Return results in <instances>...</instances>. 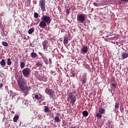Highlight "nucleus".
Wrapping results in <instances>:
<instances>
[{"instance_id":"4be33fe9","label":"nucleus","mask_w":128,"mask_h":128,"mask_svg":"<svg viewBox=\"0 0 128 128\" xmlns=\"http://www.w3.org/2000/svg\"><path fill=\"white\" fill-rule=\"evenodd\" d=\"M54 120L56 122H60V118L58 116H56L54 118Z\"/></svg>"},{"instance_id":"20e7f679","label":"nucleus","mask_w":128,"mask_h":128,"mask_svg":"<svg viewBox=\"0 0 128 128\" xmlns=\"http://www.w3.org/2000/svg\"><path fill=\"white\" fill-rule=\"evenodd\" d=\"M39 6H40L42 12H46V0H40L39 2Z\"/></svg>"},{"instance_id":"f8f14e48","label":"nucleus","mask_w":128,"mask_h":128,"mask_svg":"<svg viewBox=\"0 0 128 128\" xmlns=\"http://www.w3.org/2000/svg\"><path fill=\"white\" fill-rule=\"evenodd\" d=\"M128 54L126 52H124L122 54V60H124V58H128Z\"/></svg>"},{"instance_id":"9d476101","label":"nucleus","mask_w":128,"mask_h":128,"mask_svg":"<svg viewBox=\"0 0 128 128\" xmlns=\"http://www.w3.org/2000/svg\"><path fill=\"white\" fill-rule=\"evenodd\" d=\"M81 82L82 84L86 82V74H84L81 78Z\"/></svg>"},{"instance_id":"e433bc0d","label":"nucleus","mask_w":128,"mask_h":128,"mask_svg":"<svg viewBox=\"0 0 128 128\" xmlns=\"http://www.w3.org/2000/svg\"><path fill=\"white\" fill-rule=\"evenodd\" d=\"M114 38H108V40H114Z\"/></svg>"},{"instance_id":"ddd939ff","label":"nucleus","mask_w":128,"mask_h":128,"mask_svg":"<svg viewBox=\"0 0 128 128\" xmlns=\"http://www.w3.org/2000/svg\"><path fill=\"white\" fill-rule=\"evenodd\" d=\"M30 56L32 58H36L38 56V54H36V53H34V50H33V52L31 53Z\"/></svg>"},{"instance_id":"37998d69","label":"nucleus","mask_w":128,"mask_h":128,"mask_svg":"<svg viewBox=\"0 0 128 128\" xmlns=\"http://www.w3.org/2000/svg\"><path fill=\"white\" fill-rule=\"evenodd\" d=\"M2 86H4V84H0V88H2Z\"/></svg>"},{"instance_id":"58836bf2","label":"nucleus","mask_w":128,"mask_h":128,"mask_svg":"<svg viewBox=\"0 0 128 128\" xmlns=\"http://www.w3.org/2000/svg\"><path fill=\"white\" fill-rule=\"evenodd\" d=\"M48 62H49L50 64H52V58H50L48 59Z\"/></svg>"},{"instance_id":"393cba45","label":"nucleus","mask_w":128,"mask_h":128,"mask_svg":"<svg viewBox=\"0 0 128 128\" xmlns=\"http://www.w3.org/2000/svg\"><path fill=\"white\" fill-rule=\"evenodd\" d=\"M36 79L38 80H40L41 82H42V76H36Z\"/></svg>"},{"instance_id":"4c0bfd02","label":"nucleus","mask_w":128,"mask_h":128,"mask_svg":"<svg viewBox=\"0 0 128 128\" xmlns=\"http://www.w3.org/2000/svg\"><path fill=\"white\" fill-rule=\"evenodd\" d=\"M38 54L40 56H42V58L44 57V54L42 53L39 52Z\"/></svg>"},{"instance_id":"c756f323","label":"nucleus","mask_w":128,"mask_h":128,"mask_svg":"<svg viewBox=\"0 0 128 128\" xmlns=\"http://www.w3.org/2000/svg\"><path fill=\"white\" fill-rule=\"evenodd\" d=\"M36 66H38H38H42V62H38L36 64Z\"/></svg>"},{"instance_id":"bb28decb","label":"nucleus","mask_w":128,"mask_h":128,"mask_svg":"<svg viewBox=\"0 0 128 128\" xmlns=\"http://www.w3.org/2000/svg\"><path fill=\"white\" fill-rule=\"evenodd\" d=\"M96 117L98 118H102V114H100V112L96 114Z\"/></svg>"},{"instance_id":"2f4dec72","label":"nucleus","mask_w":128,"mask_h":128,"mask_svg":"<svg viewBox=\"0 0 128 128\" xmlns=\"http://www.w3.org/2000/svg\"><path fill=\"white\" fill-rule=\"evenodd\" d=\"M2 44L4 46H8V43L4 41L2 42Z\"/></svg>"},{"instance_id":"a211bd4d","label":"nucleus","mask_w":128,"mask_h":128,"mask_svg":"<svg viewBox=\"0 0 128 128\" xmlns=\"http://www.w3.org/2000/svg\"><path fill=\"white\" fill-rule=\"evenodd\" d=\"M34 32V28H30L28 30V34H32Z\"/></svg>"},{"instance_id":"a19ab883","label":"nucleus","mask_w":128,"mask_h":128,"mask_svg":"<svg viewBox=\"0 0 128 128\" xmlns=\"http://www.w3.org/2000/svg\"><path fill=\"white\" fill-rule=\"evenodd\" d=\"M122 2H128V0H120Z\"/></svg>"},{"instance_id":"7c9ffc66","label":"nucleus","mask_w":128,"mask_h":128,"mask_svg":"<svg viewBox=\"0 0 128 128\" xmlns=\"http://www.w3.org/2000/svg\"><path fill=\"white\" fill-rule=\"evenodd\" d=\"M34 18H38V12L34 13Z\"/></svg>"},{"instance_id":"7ed1b4c3","label":"nucleus","mask_w":128,"mask_h":128,"mask_svg":"<svg viewBox=\"0 0 128 128\" xmlns=\"http://www.w3.org/2000/svg\"><path fill=\"white\" fill-rule=\"evenodd\" d=\"M84 16V14H80V15H78V22H80L81 24H84V20H86V16Z\"/></svg>"},{"instance_id":"f3484780","label":"nucleus","mask_w":128,"mask_h":128,"mask_svg":"<svg viewBox=\"0 0 128 128\" xmlns=\"http://www.w3.org/2000/svg\"><path fill=\"white\" fill-rule=\"evenodd\" d=\"M43 60L46 64H48V60L46 57H43Z\"/></svg>"},{"instance_id":"ea45409f","label":"nucleus","mask_w":128,"mask_h":128,"mask_svg":"<svg viewBox=\"0 0 128 128\" xmlns=\"http://www.w3.org/2000/svg\"><path fill=\"white\" fill-rule=\"evenodd\" d=\"M93 4L94 6H98V4L96 2H94Z\"/></svg>"},{"instance_id":"cd10ccee","label":"nucleus","mask_w":128,"mask_h":128,"mask_svg":"<svg viewBox=\"0 0 128 128\" xmlns=\"http://www.w3.org/2000/svg\"><path fill=\"white\" fill-rule=\"evenodd\" d=\"M70 8H68L66 9V14H70Z\"/></svg>"},{"instance_id":"de8ad7c7","label":"nucleus","mask_w":128,"mask_h":128,"mask_svg":"<svg viewBox=\"0 0 128 128\" xmlns=\"http://www.w3.org/2000/svg\"><path fill=\"white\" fill-rule=\"evenodd\" d=\"M27 94H28V93H27V94L25 95V96H26Z\"/></svg>"},{"instance_id":"6ab92c4d","label":"nucleus","mask_w":128,"mask_h":128,"mask_svg":"<svg viewBox=\"0 0 128 128\" xmlns=\"http://www.w3.org/2000/svg\"><path fill=\"white\" fill-rule=\"evenodd\" d=\"M44 112H49L50 108H48V106H44Z\"/></svg>"},{"instance_id":"c03bdc74","label":"nucleus","mask_w":128,"mask_h":128,"mask_svg":"<svg viewBox=\"0 0 128 128\" xmlns=\"http://www.w3.org/2000/svg\"><path fill=\"white\" fill-rule=\"evenodd\" d=\"M110 36H112V34H109L106 36V38H110Z\"/></svg>"},{"instance_id":"f257e3e1","label":"nucleus","mask_w":128,"mask_h":128,"mask_svg":"<svg viewBox=\"0 0 128 128\" xmlns=\"http://www.w3.org/2000/svg\"><path fill=\"white\" fill-rule=\"evenodd\" d=\"M74 92H70L68 94V98L71 100L70 104H74V102H76V96H74Z\"/></svg>"},{"instance_id":"49530a36","label":"nucleus","mask_w":128,"mask_h":128,"mask_svg":"<svg viewBox=\"0 0 128 128\" xmlns=\"http://www.w3.org/2000/svg\"><path fill=\"white\" fill-rule=\"evenodd\" d=\"M30 46H32V44L30 43Z\"/></svg>"},{"instance_id":"1a4fd4ad","label":"nucleus","mask_w":128,"mask_h":128,"mask_svg":"<svg viewBox=\"0 0 128 128\" xmlns=\"http://www.w3.org/2000/svg\"><path fill=\"white\" fill-rule=\"evenodd\" d=\"M48 24L46 23V22L42 20L40 22V24H39V26L40 28H46V24Z\"/></svg>"},{"instance_id":"8fccbe9b","label":"nucleus","mask_w":128,"mask_h":128,"mask_svg":"<svg viewBox=\"0 0 128 128\" xmlns=\"http://www.w3.org/2000/svg\"><path fill=\"white\" fill-rule=\"evenodd\" d=\"M6 32V34H8V32Z\"/></svg>"},{"instance_id":"4468645a","label":"nucleus","mask_w":128,"mask_h":128,"mask_svg":"<svg viewBox=\"0 0 128 128\" xmlns=\"http://www.w3.org/2000/svg\"><path fill=\"white\" fill-rule=\"evenodd\" d=\"M0 66H2L3 68H4V66H6V60H4V59H2V61L0 62Z\"/></svg>"},{"instance_id":"473e14b6","label":"nucleus","mask_w":128,"mask_h":128,"mask_svg":"<svg viewBox=\"0 0 128 128\" xmlns=\"http://www.w3.org/2000/svg\"><path fill=\"white\" fill-rule=\"evenodd\" d=\"M74 72L72 71V72H71V76H72V78H74Z\"/></svg>"},{"instance_id":"72a5a7b5","label":"nucleus","mask_w":128,"mask_h":128,"mask_svg":"<svg viewBox=\"0 0 128 128\" xmlns=\"http://www.w3.org/2000/svg\"><path fill=\"white\" fill-rule=\"evenodd\" d=\"M50 74H52L53 76H56V72H54V70H51Z\"/></svg>"},{"instance_id":"dca6fc26","label":"nucleus","mask_w":128,"mask_h":128,"mask_svg":"<svg viewBox=\"0 0 128 128\" xmlns=\"http://www.w3.org/2000/svg\"><path fill=\"white\" fill-rule=\"evenodd\" d=\"M104 112H106V110L104 108H99L98 112L102 114H104Z\"/></svg>"},{"instance_id":"f03ea898","label":"nucleus","mask_w":128,"mask_h":128,"mask_svg":"<svg viewBox=\"0 0 128 128\" xmlns=\"http://www.w3.org/2000/svg\"><path fill=\"white\" fill-rule=\"evenodd\" d=\"M41 20H43L44 22H46L47 24H50L52 22V19L50 18V17L49 16H47L46 15L44 14L41 17Z\"/></svg>"},{"instance_id":"0eeeda50","label":"nucleus","mask_w":128,"mask_h":128,"mask_svg":"<svg viewBox=\"0 0 128 128\" xmlns=\"http://www.w3.org/2000/svg\"><path fill=\"white\" fill-rule=\"evenodd\" d=\"M45 92L46 94H48L50 96V98H54V92L52 91V90L50 89V88H46L45 90Z\"/></svg>"},{"instance_id":"412c9836","label":"nucleus","mask_w":128,"mask_h":128,"mask_svg":"<svg viewBox=\"0 0 128 128\" xmlns=\"http://www.w3.org/2000/svg\"><path fill=\"white\" fill-rule=\"evenodd\" d=\"M40 94V96H38V94H36L35 95V98L36 100H42V94Z\"/></svg>"},{"instance_id":"423d86ee","label":"nucleus","mask_w":128,"mask_h":128,"mask_svg":"<svg viewBox=\"0 0 128 128\" xmlns=\"http://www.w3.org/2000/svg\"><path fill=\"white\" fill-rule=\"evenodd\" d=\"M18 84L20 88L22 90H24L26 88H24V81L22 80V79H20L18 81Z\"/></svg>"},{"instance_id":"864d4df0","label":"nucleus","mask_w":128,"mask_h":128,"mask_svg":"<svg viewBox=\"0 0 128 128\" xmlns=\"http://www.w3.org/2000/svg\"><path fill=\"white\" fill-rule=\"evenodd\" d=\"M122 110H124V108H122Z\"/></svg>"},{"instance_id":"603ef678","label":"nucleus","mask_w":128,"mask_h":128,"mask_svg":"<svg viewBox=\"0 0 128 128\" xmlns=\"http://www.w3.org/2000/svg\"><path fill=\"white\" fill-rule=\"evenodd\" d=\"M121 112H122V110H121Z\"/></svg>"},{"instance_id":"f704fd0d","label":"nucleus","mask_w":128,"mask_h":128,"mask_svg":"<svg viewBox=\"0 0 128 128\" xmlns=\"http://www.w3.org/2000/svg\"><path fill=\"white\" fill-rule=\"evenodd\" d=\"M112 86H113V88H116V83L114 82V83L112 84Z\"/></svg>"},{"instance_id":"c85d7f7f","label":"nucleus","mask_w":128,"mask_h":128,"mask_svg":"<svg viewBox=\"0 0 128 128\" xmlns=\"http://www.w3.org/2000/svg\"><path fill=\"white\" fill-rule=\"evenodd\" d=\"M118 108H120V102H116L115 104V108L118 110Z\"/></svg>"},{"instance_id":"5701e85b","label":"nucleus","mask_w":128,"mask_h":128,"mask_svg":"<svg viewBox=\"0 0 128 128\" xmlns=\"http://www.w3.org/2000/svg\"><path fill=\"white\" fill-rule=\"evenodd\" d=\"M18 120V116H15L13 118L14 122H16Z\"/></svg>"},{"instance_id":"39448f33","label":"nucleus","mask_w":128,"mask_h":128,"mask_svg":"<svg viewBox=\"0 0 128 128\" xmlns=\"http://www.w3.org/2000/svg\"><path fill=\"white\" fill-rule=\"evenodd\" d=\"M22 72L25 78H28L30 74V69L28 68H24L22 70Z\"/></svg>"},{"instance_id":"9b49d317","label":"nucleus","mask_w":128,"mask_h":128,"mask_svg":"<svg viewBox=\"0 0 128 128\" xmlns=\"http://www.w3.org/2000/svg\"><path fill=\"white\" fill-rule=\"evenodd\" d=\"M88 47L86 46H83L81 50V54H86L88 52Z\"/></svg>"},{"instance_id":"6e6552de","label":"nucleus","mask_w":128,"mask_h":128,"mask_svg":"<svg viewBox=\"0 0 128 128\" xmlns=\"http://www.w3.org/2000/svg\"><path fill=\"white\" fill-rule=\"evenodd\" d=\"M48 40H46L42 42V46L44 48V50H46V52H48Z\"/></svg>"},{"instance_id":"3c124183","label":"nucleus","mask_w":128,"mask_h":128,"mask_svg":"<svg viewBox=\"0 0 128 128\" xmlns=\"http://www.w3.org/2000/svg\"><path fill=\"white\" fill-rule=\"evenodd\" d=\"M121 112H122V110H121Z\"/></svg>"},{"instance_id":"2eb2a0df","label":"nucleus","mask_w":128,"mask_h":128,"mask_svg":"<svg viewBox=\"0 0 128 128\" xmlns=\"http://www.w3.org/2000/svg\"><path fill=\"white\" fill-rule=\"evenodd\" d=\"M68 44V38L67 37L64 38V46H66V44Z\"/></svg>"},{"instance_id":"79ce46f5","label":"nucleus","mask_w":128,"mask_h":128,"mask_svg":"<svg viewBox=\"0 0 128 128\" xmlns=\"http://www.w3.org/2000/svg\"><path fill=\"white\" fill-rule=\"evenodd\" d=\"M107 123H108V124H112V121L108 120L107 122Z\"/></svg>"},{"instance_id":"aec40b11","label":"nucleus","mask_w":128,"mask_h":128,"mask_svg":"<svg viewBox=\"0 0 128 128\" xmlns=\"http://www.w3.org/2000/svg\"><path fill=\"white\" fill-rule=\"evenodd\" d=\"M82 114L84 116H88V112L86 110L83 111Z\"/></svg>"},{"instance_id":"a878e982","label":"nucleus","mask_w":128,"mask_h":128,"mask_svg":"<svg viewBox=\"0 0 128 128\" xmlns=\"http://www.w3.org/2000/svg\"><path fill=\"white\" fill-rule=\"evenodd\" d=\"M7 64L8 66H10L12 64V60H10V58H8L7 60Z\"/></svg>"},{"instance_id":"a18cd8bd","label":"nucleus","mask_w":128,"mask_h":128,"mask_svg":"<svg viewBox=\"0 0 128 128\" xmlns=\"http://www.w3.org/2000/svg\"><path fill=\"white\" fill-rule=\"evenodd\" d=\"M119 4H122V2H119Z\"/></svg>"},{"instance_id":"c9c22d12","label":"nucleus","mask_w":128,"mask_h":128,"mask_svg":"<svg viewBox=\"0 0 128 128\" xmlns=\"http://www.w3.org/2000/svg\"><path fill=\"white\" fill-rule=\"evenodd\" d=\"M42 82H48V78H42Z\"/></svg>"},{"instance_id":"09e8293b","label":"nucleus","mask_w":128,"mask_h":128,"mask_svg":"<svg viewBox=\"0 0 128 128\" xmlns=\"http://www.w3.org/2000/svg\"><path fill=\"white\" fill-rule=\"evenodd\" d=\"M53 110H56V108H54V109H53Z\"/></svg>"},{"instance_id":"b1692460","label":"nucleus","mask_w":128,"mask_h":128,"mask_svg":"<svg viewBox=\"0 0 128 128\" xmlns=\"http://www.w3.org/2000/svg\"><path fill=\"white\" fill-rule=\"evenodd\" d=\"M20 66L21 68H24L26 66V64H24V62H21Z\"/></svg>"}]
</instances>
